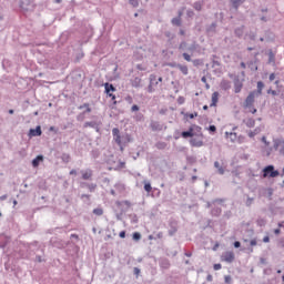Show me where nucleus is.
Here are the masks:
<instances>
[{
  "label": "nucleus",
  "instance_id": "obj_1",
  "mask_svg": "<svg viewBox=\"0 0 284 284\" xmlns=\"http://www.w3.org/2000/svg\"><path fill=\"white\" fill-rule=\"evenodd\" d=\"M263 179H267L270 176L271 179H276V176H281V173L274 169V165H267L263 169Z\"/></svg>",
  "mask_w": 284,
  "mask_h": 284
},
{
  "label": "nucleus",
  "instance_id": "obj_2",
  "mask_svg": "<svg viewBox=\"0 0 284 284\" xmlns=\"http://www.w3.org/2000/svg\"><path fill=\"white\" fill-rule=\"evenodd\" d=\"M149 87H148V92L149 94H152L153 92H156V85H159V81L156 80V74H151L149 78Z\"/></svg>",
  "mask_w": 284,
  "mask_h": 284
},
{
  "label": "nucleus",
  "instance_id": "obj_3",
  "mask_svg": "<svg viewBox=\"0 0 284 284\" xmlns=\"http://www.w3.org/2000/svg\"><path fill=\"white\" fill-rule=\"evenodd\" d=\"M20 8L24 12H32L34 10V2L32 0H23L20 3Z\"/></svg>",
  "mask_w": 284,
  "mask_h": 284
},
{
  "label": "nucleus",
  "instance_id": "obj_4",
  "mask_svg": "<svg viewBox=\"0 0 284 284\" xmlns=\"http://www.w3.org/2000/svg\"><path fill=\"white\" fill-rule=\"evenodd\" d=\"M179 50H182V51H186V52H196V44L193 43L191 45L187 47V42L185 41H182L179 45Z\"/></svg>",
  "mask_w": 284,
  "mask_h": 284
},
{
  "label": "nucleus",
  "instance_id": "obj_5",
  "mask_svg": "<svg viewBox=\"0 0 284 284\" xmlns=\"http://www.w3.org/2000/svg\"><path fill=\"white\" fill-rule=\"evenodd\" d=\"M85 108H87V110L78 115L77 119L79 121H83V116H85V114H90V112H92V108H90V103H84V104L78 106L79 110H83Z\"/></svg>",
  "mask_w": 284,
  "mask_h": 284
},
{
  "label": "nucleus",
  "instance_id": "obj_6",
  "mask_svg": "<svg viewBox=\"0 0 284 284\" xmlns=\"http://www.w3.org/2000/svg\"><path fill=\"white\" fill-rule=\"evenodd\" d=\"M112 134H113V141H115L116 145L121 148L123 145V140H121V131L119 128L112 129Z\"/></svg>",
  "mask_w": 284,
  "mask_h": 284
},
{
  "label": "nucleus",
  "instance_id": "obj_7",
  "mask_svg": "<svg viewBox=\"0 0 284 284\" xmlns=\"http://www.w3.org/2000/svg\"><path fill=\"white\" fill-rule=\"evenodd\" d=\"M254 99H256V93L252 91L245 99V108H252L254 105Z\"/></svg>",
  "mask_w": 284,
  "mask_h": 284
},
{
  "label": "nucleus",
  "instance_id": "obj_8",
  "mask_svg": "<svg viewBox=\"0 0 284 284\" xmlns=\"http://www.w3.org/2000/svg\"><path fill=\"white\" fill-rule=\"evenodd\" d=\"M243 90V82H241V79L239 77L234 78V92L235 94H239Z\"/></svg>",
  "mask_w": 284,
  "mask_h": 284
},
{
  "label": "nucleus",
  "instance_id": "obj_9",
  "mask_svg": "<svg viewBox=\"0 0 284 284\" xmlns=\"http://www.w3.org/2000/svg\"><path fill=\"white\" fill-rule=\"evenodd\" d=\"M222 261H225V263H234V252H225L222 255Z\"/></svg>",
  "mask_w": 284,
  "mask_h": 284
},
{
  "label": "nucleus",
  "instance_id": "obj_10",
  "mask_svg": "<svg viewBox=\"0 0 284 284\" xmlns=\"http://www.w3.org/2000/svg\"><path fill=\"white\" fill-rule=\"evenodd\" d=\"M80 187L88 189L89 192H95L97 191V184L94 183H88V182H81Z\"/></svg>",
  "mask_w": 284,
  "mask_h": 284
},
{
  "label": "nucleus",
  "instance_id": "obj_11",
  "mask_svg": "<svg viewBox=\"0 0 284 284\" xmlns=\"http://www.w3.org/2000/svg\"><path fill=\"white\" fill-rule=\"evenodd\" d=\"M43 134V131H41V125H38L36 129L29 130V136H41Z\"/></svg>",
  "mask_w": 284,
  "mask_h": 284
},
{
  "label": "nucleus",
  "instance_id": "obj_12",
  "mask_svg": "<svg viewBox=\"0 0 284 284\" xmlns=\"http://www.w3.org/2000/svg\"><path fill=\"white\" fill-rule=\"evenodd\" d=\"M82 174V179L83 181H92V170L91 169H87L85 171H81Z\"/></svg>",
  "mask_w": 284,
  "mask_h": 284
},
{
  "label": "nucleus",
  "instance_id": "obj_13",
  "mask_svg": "<svg viewBox=\"0 0 284 284\" xmlns=\"http://www.w3.org/2000/svg\"><path fill=\"white\" fill-rule=\"evenodd\" d=\"M181 136H182L183 139H192V136H195L194 128L191 126L187 131H183V132L181 133Z\"/></svg>",
  "mask_w": 284,
  "mask_h": 284
},
{
  "label": "nucleus",
  "instance_id": "obj_14",
  "mask_svg": "<svg viewBox=\"0 0 284 284\" xmlns=\"http://www.w3.org/2000/svg\"><path fill=\"white\" fill-rule=\"evenodd\" d=\"M159 265L162 270H170V260L162 257L159 260Z\"/></svg>",
  "mask_w": 284,
  "mask_h": 284
},
{
  "label": "nucleus",
  "instance_id": "obj_15",
  "mask_svg": "<svg viewBox=\"0 0 284 284\" xmlns=\"http://www.w3.org/2000/svg\"><path fill=\"white\" fill-rule=\"evenodd\" d=\"M265 88V83H263V81H258L257 82V90L252 91L253 93H255L256 97H261L263 94V89Z\"/></svg>",
  "mask_w": 284,
  "mask_h": 284
},
{
  "label": "nucleus",
  "instance_id": "obj_16",
  "mask_svg": "<svg viewBox=\"0 0 284 284\" xmlns=\"http://www.w3.org/2000/svg\"><path fill=\"white\" fill-rule=\"evenodd\" d=\"M220 88L224 91H227L232 88V82H230V80H222L220 83Z\"/></svg>",
  "mask_w": 284,
  "mask_h": 284
},
{
  "label": "nucleus",
  "instance_id": "obj_17",
  "mask_svg": "<svg viewBox=\"0 0 284 284\" xmlns=\"http://www.w3.org/2000/svg\"><path fill=\"white\" fill-rule=\"evenodd\" d=\"M40 163H43V155H38L32 160L33 168H39Z\"/></svg>",
  "mask_w": 284,
  "mask_h": 284
},
{
  "label": "nucleus",
  "instance_id": "obj_18",
  "mask_svg": "<svg viewBox=\"0 0 284 284\" xmlns=\"http://www.w3.org/2000/svg\"><path fill=\"white\" fill-rule=\"evenodd\" d=\"M104 90L106 94H110L111 92H116V88H114V84H110L109 82L104 84Z\"/></svg>",
  "mask_w": 284,
  "mask_h": 284
},
{
  "label": "nucleus",
  "instance_id": "obj_19",
  "mask_svg": "<svg viewBox=\"0 0 284 284\" xmlns=\"http://www.w3.org/2000/svg\"><path fill=\"white\" fill-rule=\"evenodd\" d=\"M193 148H203V141L197 139H191L190 141Z\"/></svg>",
  "mask_w": 284,
  "mask_h": 284
},
{
  "label": "nucleus",
  "instance_id": "obj_20",
  "mask_svg": "<svg viewBox=\"0 0 284 284\" xmlns=\"http://www.w3.org/2000/svg\"><path fill=\"white\" fill-rule=\"evenodd\" d=\"M234 10H239V7L245 3V0H230Z\"/></svg>",
  "mask_w": 284,
  "mask_h": 284
},
{
  "label": "nucleus",
  "instance_id": "obj_21",
  "mask_svg": "<svg viewBox=\"0 0 284 284\" xmlns=\"http://www.w3.org/2000/svg\"><path fill=\"white\" fill-rule=\"evenodd\" d=\"M222 212H223V210L221 207L214 206L211 210V215L219 217V216H221Z\"/></svg>",
  "mask_w": 284,
  "mask_h": 284
},
{
  "label": "nucleus",
  "instance_id": "obj_22",
  "mask_svg": "<svg viewBox=\"0 0 284 284\" xmlns=\"http://www.w3.org/2000/svg\"><path fill=\"white\" fill-rule=\"evenodd\" d=\"M244 30L245 26L237 27L234 31L235 37H239V39H241V37H243Z\"/></svg>",
  "mask_w": 284,
  "mask_h": 284
},
{
  "label": "nucleus",
  "instance_id": "obj_23",
  "mask_svg": "<svg viewBox=\"0 0 284 284\" xmlns=\"http://www.w3.org/2000/svg\"><path fill=\"white\" fill-rule=\"evenodd\" d=\"M246 200H245V206L246 207H252V205H254V201H256L255 197H251L250 195H245Z\"/></svg>",
  "mask_w": 284,
  "mask_h": 284
},
{
  "label": "nucleus",
  "instance_id": "obj_24",
  "mask_svg": "<svg viewBox=\"0 0 284 284\" xmlns=\"http://www.w3.org/2000/svg\"><path fill=\"white\" fill-rule=\"evenodd\" d=\"M216 103H219V92H213L211 108L216 106Z\"/></svg>",
  "mask_w": 284,
  "mask_h": 284
},
{
  "label": "nucleus",
  "instance_id": "obj_25",
  "mask_svg": "<svg viewBox=\"0 0 284 284\" xmlns=\"http://www.w3.org/2000/svg\"><path fill=\"white\" fill-rule=\"evenodd\" d=\"M214 168H216L219 174L221 175L225 174V169L221 166V163H219V161L214 162Z\"/></svg>",
  "mask_w": 284,
  "mask_h": 284
},
{
  "label": "nucleus",
  "instance_id": "obj_26",
  "mask_svg": "<svg viewBox=\"0 0 284 284\" xmlns=\"http://www.w3.org/2000/svg\"><path fill=\"white\" fill-rule=\"evenodd\" d=\"M132 88H141V78L136 77L131 82Z\"/></svg>",
  "mask_w": 284,
  "mask_h": 284
},
{
  "label": "nucleus",
  "instance_id": "obj_27",
  "mask_svg": "<svg viewBox=\"0 0 284 284\" xmlns=\"http://www.w3.org/2000/svg\"><path fill=\"white\" fill-rule=\"evenodd\" d=\"M50 245H52V247H58V248L63 247V244H61V242L57 241V239H51Z\"/></svg>",
  "mask_w": 284,
  "mask_h": 284
},
{
  "label": "nucleus",
  "instance_id": "obj_28",
  "mask_svg": "<svg viewBox=\"0 0 284 284\" xmlns=\"http://www.w3.org/2000/svg\"><path fill=\"white\" fill-rule=\"evenodd\" d=\"M178 69L180 70V72H182V74H184V77H187L189 74L187 65L180 64L178 65Z\"/></svg>",
  "mask_w": 284,
  "mask_h": 284
},
{
  "label": "nucleus",
  "instance_id": "obj_29",
  "mask_svg": "<svg viewBox=\"0 0 284 284\" xmlns=\"http://www.w3.org/2000/svg\"><path fill=\"white\" fill-rule=\"evenodd\" d=\"M246 128H254L256 125V120L255 119H248L244 121Z\"/></svg>",
  "mask_w": 284,
  "mask_h": 284
},
{
  "label": "nucleus",
  "instance_id": "obj_30",
  "mask_svg": "<svg viewBox=\"0 0 284 284\" xmlns=\"http://www.w3.org/2000/svg\"><path fill=\"white\" fill-rule=\"evenodd\" d=\"M176 232H179V229L176 227V225L171 224V227L169 230V236H174Z\"/></svg>",
  "mask_w": 284,
  "mask_h": 284
},
{
  "label": "nucleus",
  "instance_id": "obj_31",
  "mask_svg": "<svg viewBox=\"0 0 284 284\" xmlns=\"http://www.w3.org/2000/svg\"><path fill=\"white\" fill-rule=\"evenodd\" d=\"M191 128H193V132H196L195 136H203V133H201V126L194 124Z\"/></svg>",
  "mask_w": 284,
  "mask_h": 284
},
{
  "label": "nucleus",
  "instance_id": "obj_32",
  "mask_svg": "<svg viewBox=\"0 0 284 284\" xmlns=\"http://www.w3.org/2000/svg\"><path fill=\"white\" fill-rule=\"evenodd\" d=\"M261 133V128H256L254 131H250L248 132V136L250 139H254V136H256V134Z\"/></svg>",
  "mask_w": 284,
  "mask_h": 284
},
{
  "label": "nucleus",
  "instance_id": "obj_33",
  "mask_svg": "<svg viewBox=\"0 0 284 284\" xmlns=\"http://www.w3.org/2000/svg\"><path fill=\"white\" fill-rule=\"evenodd\" d=\"M193 8L194 10H196L197 12H201L202 8H203V3L201 1H196L193 3Z\"/></svg>",
  "mask_w": 284,
  "mask_h": 284
},
{
  "label": "nucleus",
  "instance_id": "obj_34",
  "mask_svg": "<svg viewBox=\"0 0 284 284\" xmlns=\"http://www.w3.org/2000/svg\"><path fill=\"white\" fill-rule=\"evenodd\" d=\"M171 23L172 26H178V28L181 27V17L173 18Z\"/></svg>",
  "mask_w": 284,
  "mask_h": 284
},
{
  "label": "nucleus",
  "instance_id": "obj_35",
  "mask_svg": "<svg viewBox=\"0 0 284 284\" xmlns=\"http://www.w3.org/2000/svg\"><path fill=\"white\" fill-rule=\"evenodd\" d=\"M155 148H156L158 150H165V148H168V143H165V142H158V143L155 144Z\"/></svg>",
  "mask_w": 284,
  "mask_h": 284
},
{
  "label": "nucleus",
  "instance_id": "obj_36",
  "mask_svg": "<svg viewBox=\"0 0 284 284\" xmlns=\"http://www.w3.org/2000/svg\"><path fill=\"white\" fill-rule=\"evenodd\" d=\"M226 138L230 139V141H232V143H234V140L236 139V133L234 132H226Z\"/></svg>",
  "mask_w": 284,
  "mask_h": 284
},
{
  "label": "nucleus",
  "instance_id": "obj_37",
  "mask_svg": "<svg viewBox=\"0 0 284 284\" xmlns=\"http://www.w3.org/2000/svg\"><path fill=\"white\" fill-rule=\"evenodd\" d=\"M99 122H97V121H91V122H85L84 123V128H97V124H98Z\"/></svg>",
  "mask_w": 284,
  "mask_h": 284
},
{
  "label": "nucleus",
  "instance_id": "obj_38",
  "mask_svg": "<svg viewBox=\"0 0 284 284\" xmlns=\"http://www.w3.org/2000/svg\"><path fill=\"white\" fill-rule=\"evenodd\" d=\"M145 192H152V184L149 181H144Z\"/></svg>",
  "mask_w": 284,
  "mask_h": 284
},
{
  "label": "nucleus",
  "instance_id": "obj_39",
  "mask_svg": "<svg viewBox=\"0 0 284 284\" xmlns=\"http://www.w3.org/2000/svg\"><path fill=\"white\" fill-rule=\"evenodd\" d=\"M93 214H95V216H103V209L101 207L94 209Z\"/></svg>",
  "mask_w": 284,
  "mask_h": 284
},
{
  "label": "nucleus",
  "instance_id": "obj_40",
  "mask_svg": "<svg viewBox=\"0 0 284 284\" xmlns=\"http://www.w3.org/2000/svg\"><path fill=\"white\" fill-rule=\"evenodd\" d=\"M61 159H62L63 163H70V154L63 153L61 155Z\"/></svg>",
  "mask_w": 284,
  "mask_h": 284
},
{
  "label": "nucleus",
  "instance_id": "obj_41",
  "mask_svg": "<svg viewBox=\"0 0 284 284\" xmlns=\"http://www.w3.org/2000/svg\"><path fill=\"white\" fill-rule=\"evenodd\" d=\"M132 239L133 241H141V233L134 232Z\"/></svg>",
  "mask_w": 284,
  "mask_h": 284
},
{
  "label": "nucleus",
  "instance_id": "obj_42",
  "mask_svg": "<svg viewBox=\"0 0 284 284\" xmlns=\"http://www.w3.org/2000/svg\"><path fill=\"white\" fill-rule=\"evenodd\" d=\"M130 6L133 8H139V0H129Z\"/></svg>",
  "mask_w": 284,
  "mask_h": 284
},
{
  "label": "nucleus",
  "instance_id": "obj_43",
  "mask_svg": "<svg viewBox=\"0 0 284 284\" xmlns=\"http://www.w3.org/2000/svg\"><path fill=\"white\" fill-rule=\"evenodd\" d=\"M216 203H219L221 205V203H225V199H215L212 201L213 205H216Z\"/></svg>",
  "mask_w": 284,
  "mask_h": 284
},
{
  "label": "nucleus",
  "instance_id": "obj_44",
  "mask_svg": "<svg viewBox=\"0 0 284 284\" xmlns=\"http://www.w3.org/2000/svg\"><path fill=\"white\" fill-rule=\"evenodd\" d=\"M267 94H272L273 97H278L280 92L276 90L268 89Z\"/></svg>",
  "mask_w": 284,
  "mask_h": 284
},
{
  "label": "nucleus",
  "instance_id": "obj_45",
  "mask_svg": "<svg viewBox=\"0 0 284 284\" xmlns=\"http://www.w3.org/2000/svg\"><path fill=\"white\" fill-rule=\"evenodd\" d=\"M274 61H275V55L273 52H270L268 53V63H274Z\"/></svg>",
  "mask_w": 284,
  "mask_h": 284
},
{
  "label": "nucleus",
  "instance_id": "obj_46",
  "mask_svg": "<svg viewBox=\"0 0 284 284\" xmlns=\"http://www.w3.org/2000/svg\"><path fill=\"white\" fill-rule=\"evenodd\" d=\"M182 57H183L184 61H189V62L192 61V57L189 53H186V52H184L182 54Z\"/></svg>",
  "mask_w": 284,
  "mask_h": 284
},
{
  "label": "nucleus",
  "instance_id": "obj_47",
  "mask_svg": "<svg viewBox=\"0 0 284 284\" xmlns=\"http://www.w3.org/2000/svg\"><path fill=\"white\" fill-rule=\"evenodd\" d=\"M123 139L125 140V143H132V135L126 133L125 136H123Z\"/></svg>",
  "mask_w": 284,
  "mask_h": 284
},
{
  "label": "nucleus",
  "instance_id": "obj_48",
  "mask_svg": "<svg viewBox=\"0 0 284 284\" xmlns=\"http://www.w3.org/2000/svg\"><path fill=\"white\" fill-rule=\"evenodd\" d=\"M219 68V67H221V62L220 61H217V60H215V59H213L212 60V68Z\"/></svg>",
  "mask_w": 284,
  "mask_h": 284
},
{
  "label": "nucleus",
  "instance_id": "obj_49",
  "mask_svg": "<svg viewBox=\"0 0 284 284\" xmlns=\"http://www.w3.org/2000/svg\"><path fill=\"white\" fill-rule=\"evenodd\" d=\"M80 199H81L82 201H88V202H90V194H82V195L80 196Z\"/></svg>",
  "mask_w": 284,
  "mask_h": 284
},
{
  "label": "nucleus",
  "instance_id": "obj_50",
  "mask_svg": "<svg viewBox=\"0 0 284 284\" xmlns=\"http://www.w3.org/2000/svg\"><path fill=\"white\" fill-rule=\"evenodd\" d=\"M151 128H152L153 131L161 130V129H159L158 122L151 123Z\"/></svg>",
  "mask_w": 284,
  "mask_h": 284
},
{
  "label": "nucleus",
  "instance_id": "obj_51",
  "mask_svg": "<svg viewBox=\"0 0 284 284\" xmlns=\"http://www.w3.org/2000/svg\"><path fill=\"white\" fill-rule=\"evenodd\" d=\"M168 65H169V68H179V65H181V64L176 63V62H169Z\"/></svg>",
  "mask_w": 284,
  "mask_h": 284
},
{
  "label": "nucleus",
  "instance_id": "obj_52",
  "mask_svg": "<svg viewBox=\"0 0 284 284\" xmlns=\"http://www.w3.org/2000/svg\"><path fill=\"white\" fill-rule=\"evenodd\" d=\"M224 219H232V211L224 212Z\"/></svg>",
  "mask_w": 284,
  "mask_h": 284
},
{
  "label": "nucleus",
  "instance_id": "obj_53",
  "mask_svg": "<svg viewBox=\"0 0 284 284\" xmlns=\"http://www.w3.org/2000/svg\"><path fill=\"white\" fill-rule=\"evenodd\" d=\"M133 274H134L135 276H139V275L141 274V268L134 267V268H133Z\"/></svg>",
  "mask_w": 284,
  "mask_h": 284
},
{
  "label": "nucleus",
  "instance_id": "obj_54",
  "mask_svg": "<svg viewBox=\"0 0 284 284\" xmlns=\"http://www.w3.org/2000/svg\"><path fill=\"white\" fill-rule=\"evenodd\" d=\"M108 97H110L113 101V105H116V95L112 94V93H109Z\"/></svg>",
  "mask_w": 284,
  "mask_h": 284
},
{
  "label": "nucleus",
  "instance_id": "obj_55",
  "mask_svg": "<svg viewBox=\"0 0 284 284\" xmlns=\"http://www.w3.org/2000/svg\"><path fill=\"white\" fill-rule=\"evenodd\" d=\"M209 132L214 133L216 132V125L212 124L209 126Z\"/></svg>",
  "mask_w": 284,
  "mask_h": 284
},
{
  "label": "nucleus",
  "instance_id": "obj_56",
  "mask_svg": "<svg viewBox=\"0 0 284 284\" xmlns=\"http://www.w3.org/2000/svg\"><path fill=\"white\" fill-rule=\"evenodd\" d=\"M224 281H225L226 284L232 283V276L225 275Z\"/></svg>",
  "mask_w": 284,
  "mask_h": 284
},
{
  "label": "nucleus",
  "instance_id": "obj_57",
  "mask_svg": "<svg viewBox=\"0 0 284 284\" xmlns=\"http://www.w3.org/2000/svg\"><path fill=\"white\" fill-rule=\"evenodd\" d=\"M257 225H260V227H263L265 225V220L263 219L257 220Z\"/></svg>",
  "mask_w": 284,
  "mask_h": 284
},
{
  "label": "nucleus",
  "instance_id": "obj_58",
  "mask_svg": "<svg viewBox=\"0 0 284 284\" xmlns=\"http://www.w3.org/2000/svg\"><path fill=\"white\" fill-rule=\"evenodd\" d=\"M178 103H180V105H183V103H185V98L180 97V98L178 99Z\"/></svg>",
  "mask_w": 284,
  "mask_h": 284
},
{
  "label": "nucleus",
  "instance_id": "obj_59",
  "mask_svg": "<svg viewBox=\"0 0 284 284\" xmlns=\"http://www.w3.org/2000/svg\"><path fill=\"white\" fill-rule=\"evenodd\" d=\"M131 111L132 112H139V105L133 104L132 108H131Z\"/></svg>",
  "mask_w": 284,
  "mask_h": 284
},
{
  "label": "nucleus",
  "instance_id": "obj_60",
  "mask_svg": "<svg viewBox=\"0 0 284 284\" xmlns=\"http://www.w3.org/2000/svg\"><path fill=\"white\" fill-rule=\"evenodd\" d=\"M186 16H187L189 18H192V17H194V12L189 9V10L186 11Z\"/></svg>",
  "mask_w": 284,
  "mask_h": 284
},
{
  "label": "nucleus",
  "instance_id": "obj_61",
  "mask_svg": "<svg viewBox=\"0 0 284 284\" xmlns=\"http://www.w3.org/2000/svg\"><path fill=\"white\" fill-rule=\"evenodd\" d=\"M195 116H199V113H197V112H194V113H190V114H189V119H195Z\"/></svg>",
  "mask_w": 284,
  "mask_h": 284
},
{
  "label": "nucleus",
  "instance_id": "obj_62",
  "mask_svg": "<svg viewBox=\"0 0 284 284\" xmlns=\"http://www.w3.org/2000/svg\"><path fill=\"white\" fill-rule=\"evenodd\" d=\"M222 265L221 264H214L213 268L215 270V272H217V270H221Z\"/></svg>",
  "mask_w": 284,
  "mask_h": 284
},
{
  "label": "nucleus",
  "instance_id": "obj_63",
  "mask_svg": "<svg viewBox=\"0 0 284 284\" xmlns=\"http://www.w3.org/2000/svg\"><path fill=\"white\" fill-rule=\"evenodd\" d=\"M119 236H120V239H125V231H121Z\"/></svg>",
  "mask_w": 284,
  "mask_h": 284
},
{
  "label": "nucleus",
  "instance_id": "obj_64",
  "mask_svg": "<svg viewBox=\"0 0 284 284\" xmlns=\"http://www.w3.org/2000/svg\"><path fill=\"white\" fill-rule=\"evenodd\" d=\"M278 92H280V93H278V94H280V98H281V99H284V90L278 91Z\"/></svg>",
  "mask_w": 284,
  "mask_h": 284
}]
</instances>
